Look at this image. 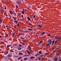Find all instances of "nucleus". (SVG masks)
I'll use <instances>...</instances> for the list:
<instances>
[{
    "label": "nucleus",
    "mask_w": 61,
    "mask_h": 61,
    "mask_svg": "<svg viewBox=\"0 0 61 61\" xmlns=\"http://www.w3.org/2000/svg\"><path fill=\"white\" fill-rule=\"evenodd\" d=\"M49 53H46L45 54V55H49Z\"/></svg>",
    "instance_id": "24"
},
{
    "label": "nucleus",
    "mask_w": 61,
    "mask_h": 61,
    "mask_svg": "<svg viewBox=\"0 0 61 61\" xmlns=\"http://www.w3.org/2000/svg\"><path fill=\"white\" fill-rule=\"evenodd\" d=\"M2 21L3 20H0V23H1L2 22Z\"/></svg>",
    "instance_id": "31"
},
{
    "label": "nucleus",
    "mask_w": 61,
    "mask_h": 61,
    "mask_svg": "<svg viewBox=\"0 0 61 61\" xmlns=\"http://www.w3.org/2000/svg\"><path fill=\"white\" fill-rule=\"evenodd\" d=\"M38 27H40V28H41L42 27V26L40 25H38Z\"/></svg>",
    "instance_id": "5"
},
{
    "label": "nucleus",
    "mask_w": 61,
    "mask_h": 61,
    "mask_svg": "<svg viewBox=\"0 0 61 61\" xmlns=\"http://www.w3.org/2000/svg\"><path fill=\"white\" fill-rule=\"evenodd\" d=\"M54 60H55V61H56L57 60H58V59H56V58H55L54 59Z\"/></svg>",
    "instance_id": "3"
},
{
    "label": "nucleus",
    "mask_w": 61,
    "mask_h": 61,
    "mask_svg": "<svg viewBox=\"0 0 61 61\" xmlns=\"http://www.w3.org/2000/svg\"><path fill=\"white\" fill-rule=\"evenodd\" d=\"M21 16H22V17H23V15H22Z\"/></svg>",
    "instance_id": "50"
},
{
    "label": "nucleus",
    "mask_w": 61,
    "mask_h": 61,
    "mask_svg": "<svg viewBox=\"0 0 61 61\" xmlns=\"http://www.w3.org/2000/svg\"><path fill=\"white\" fill-rule=\"evenodd\" d=\"M11 55H9L8 56H7L8 57H11Z\"/></svg>",
    "instance_id": "8"
},
{
    "label": "nucleus",
    "mask_w": 61,
    "mask_h": 61,
    "mask_svg": "<svg viewBox=\"0 0 61 61\" xmlns=\"http://www.w3.org/2000/svg\"><path fill=\"white\" fill-rule=\"evenodd\" d=\"M50 44H51L52 43V41L51 40V41H50Z\"/></svg>",
    "instance_id": "34"
},
{
    "label": "nucleus",
    "mask_w": 61,
    "mask_h": 61,
    "mask_svg": "<svg viewBox=\"0 0 61 61\" xmlns=\"http://www.w3.org/2000/svg\"><path fill=\"white\" fill-rule=\"evenodd\" d=\"M2 57H3V58H4L5 57V56H2Z\"/></svg>",
    "instance_id": "51"
},
{
    "label": "nucleus",
    "mask_w": 61,
    "mask_h": 61,
    "mask_svg": "<svg viewBox=\"0 0 61 61\" xmlns=\"http://www.w3.org/2000/svg\"><path fill=\"white\" fill-rule=\"evenodd\" d=\"M41 57H39L38 59L39 60H41Z\"/></svg>",
    "instance_id": "18"
},
{
    "label": "nucleus",
    "mask_w": 61,
    "mask_h": 61,
    "mask_svg": "<svg viewBox=\"0 0 61 61\" xmlns=\"http://www.w3.org/2000/svg\"><path fill=\"white\" fill-rule=\"evenodd\" d=\"M18 36H20L21 35V34H19L18 35Z\"/></svg>",
    "instance_id": "55"
},
{
    "label": "nucleus",
    "mask_w": 61,
    "mask_h": 61,
    "mask_svg": "<svg viewBox=\"0 0 61 61\" xmlns=\"http://www.w3.org/2000/svg\"><path fill=\"white\" fill-rule=\"evenodd\" d=\"M22 45H25V44L24 43H22Z\"/></svg>",
    "instance_id": "57"
},
{
    "label": "nucleus",
    "mask_w": 61,
    "mask_h": 61,
    "mask_svg": "<svg viewBox=\"0 0 61 61\" xmlns=\"http://www.w3.org/2000/svg\"><path fill=\"white\" fill-rule=\"evenodd\" d=\"M6 36H8V34H7L6 35Z\"/></svg>",
    "instance_id": "44"
},
{
    "label": "nucleus",
    "mask_w": 61,
    "mask_h": 61,
    "mask_svg": "<svg viewBox=\"0 0 61 61\" xmlns=\"http://www.w3.org/2000/svg\"><path fill=\"white\" fill-rule=\"evenodd\" d=\"M19 1H17V4H19Z\"/></svg>",
    "instance_id": "40"
},
{
    "label": "nucleus",
    "mask_w": 61,
    "mask_h": 61,
    "mask_svg": "<svg viewBox=\"0 0 61 61\" xmlns=\"http://www.w3.org/2000/svg\"><path fill=\"white\" fill-rule=\"evenodd\" d=\"M51 40H50H50H49L48 41H47V42H50V41H51Z\"/></svg>",
    "instance_id": "25"
},
{
    "label": "nucleus",
    "mask_w": 61,
    "mask_h": 61,
    "mask_svg": "<svg viewBox=\"0 0 61 61\" xmlns=\"http://www.w3.org/2000/svg\"><path fill=\"white\" fill-rule=\"evenodd\" d=\"M57 37H57V36H55V38H57Z\"/></svg>",
    "instance_id": "38"
},
{
    "label": "nucleus",
    "mask_w": 61,
    "mask_h": 61,
    "mask_svg": "<svg viewBox=\"0 0 61 61\" xmlns=\"http://www.w3.org/2000/svg\"><path fill=\"white\" fill-rule=\"evenodd\" d=\"M56 52V51H53V53H55Z\"/></svg>",
    "instance_id": "36"
},
{
    "label": "nucleus",
    "mask_w": 61,
    "mask_h": 61,
    "mask_svg": "<svg viewBox=\"0 0 61 61\" xmlns=\"http://www.w3.org/2000/svg\"><path fill=\"white\" fill-rule=\"evenodd\" d=\"M4 9H6V7H5Z\"/></svg>",
    "instance_id": "52"
},
{
    "label": "nucleus",
    "mask_w": 61,
    "mask_h": 61,
    "mask_svg": "<svg viewBox=\"0 0 61 61\" xmlns=\"http://www.w3.org/2000/svg\"><path fill=\"white\" fill-rule=\"evenodd\" d=\"M58 52H60V51H59Z\"/></svg>",
    "instance_id": "58"
},
{
    "label": "nucleus",
    "mask_w": 61,
    "mask_h": 61,
    "mask_svg": "<svg viewBox=\"0 0 61 61\" xmlns=\"http://www.w3.org/2000/svg\"><path fill=\"white\" fill-rule=\"evenodd\" d=\"M34 56H31L30 57V58H32V59H33V58H34Z\"/></svg>",
    "instance_id": "22"
},
{
    "label": "nucleus",
    "mask_w": 61,
    "mask_h": 61,
    "mask_svg": "<svg viewBox=\"0 0 61 61\" xmlns=\"http://www.w3.org/2000/svg\"><path fill=\"white\" fill-rule=\"evenodd\" d=\"M10 52H14V51H10Z\"/></svg>",
    "instance_id": "47"
},
{
    "label": "nucleus",
    "mask_w": 61,
    "mask_h": 61,
    "mask_svg": "<svg viewBox=\"0 0 61 61\" xmlns=\"http://www.w3.org/2000/svg\"><path fill=\"white\" fill-rule=\"evenodd\" d=\"M28 48H29V49H31V47L30 46H29L28 47Z\"/></svg>",
    "instance_id": "26"
},
{
    "label": "nucleus",
    "mask_w": 61,
    "mask_h": 61,
    "mask_svg": "<svg viewBox=\"0 0 61 61\" xmlns=\"http://www.w3.org/2000/svg\"><path fill=\"white\" fill-rule=\"evenodd\" d=\"M23 12H25V9H23Z\"/></svg>",
    "instance_id": "53"
},
{
    "label": "nucleus",
    "mask_w": 61,
    "mask_h": 61,
    "mask_svg": "<svg viewBox=\"0 0 61 61\" xmlns=\"http://www.w3.org/2000/svg\"><path fill=\"white\" fill-rule=\"evenodd\" d=\"M19 46H20V47H22V46L21 44H19Z\"/></svg>",
    "instance_id": "19"
},
{
    "label": "nucleus",
    "mask_w": 61,
    "mask_h": 61,
    "mask_svg": "<svg viewBox=\"0 0 61 61\" xmlns=\"http://www.w3.org/2000/svg\"><path fill=\"white\" fill-rule=\"evenodd\" d=\"M38 59H37V58L36 59V60H37Z\"/></svg>",
    "instance_id": "61"
},
{
    "label": "nucleus",
    "mask_w": 61,
    "mask_h": 61,
    "mask_svg": "<svg viewBox=\"0 0 61 61\" xmlns=\"http://www.w3.org/2000/svg\"><path fill=\"white\" fill-rule=\"evenodd\" d=\"M12 46V45H10L8 46H7V47H10V46Z\"/></svg>",
    "instance_id": "21"
},
{
    "label": "nucleus",
    "mask_w": 61,
    "mask_h": 61,
    "mask_svg": "<svg viewBox=\"0 0 61 61\" xmlns=\"http://www.w3.org/2000/svg\"><path fill=\"white\" fill-rule=\"evenodd\" d=\"M35 17H36V16H35V15H34L33 16L34 18H35Z\"/></svg>",
    "instance_id": "42"
},
{
    "label": "nucleus",
    "mask_w": 61,
    "mask_h": 61,
    "mask_svg": "<svg viewBox=\"0 0 61 61\" xmlns=\"http://www.w3.org/2000/svg\"><path fill=\"white\" fill-rule=\"evenodd\" d=\"M23 42H24V43H26V42L25 41H23Z\"/></svg>",
    "instance_id": "49"
},
{
    "label": "nucleus",
    "mask_w": 61,
    "mask_h": 61,
    "mask_svg": "<svg viewBox=\"0 0 61 61\" xmlns=\"http://www.w3.org/2000/svg\"><path fill=\"white\" fill-rule=\"evenodd\" d=\"M39 54H42V52H41V51H40L39 52Z\"/></svg>",
    "instance_id": "27"
},
{
    "label": "nucleus",
    "mask_w": 61,
    "mask_h": 61,
    "mask_svg": "<svg viewBox=\"0 0 61 61\" xmlns=\"http://www.w3.org/2000/svg\"><path fill=\"white\" fill-rule=\"evenodd\" d=\"M55 49V48H53V49Z\"/></svg>",
    "instance_id": "63"
},
{
    "label": "nucleus",
    "mask_w": 61,
    "mask_h": 61,
    "mask_svg": "<svg viewBox=\"0 0 61 61\" xmlns=\"http://www.w3.org/2000/svg\"><path fill=\"white\" fill-rule=\"evenodd\" d=\"M28 58H26L24 59V60H27Z\"/></svg>",
    "instance_id": "9"
},
{
    "label": "nucleus",
    "mask_w": 61,
    "mask_h": 61,
    "mask_svg": "<svg viewBox=\"0 0 61 61\" xmlns=\"http://www.w3.org/2000/svg\"><path fill=\"white\" fill-rule=\"evenodd\" d=\"M59 61H61V59H60V60H59Z\"/></svg>",
    "instance_id": "54"
},
{
    "label": "nucleus",
    "mask_w": 61,
    "mask_h": 61,
    "mask_svg": "<svg viewBox=\"0 0 61 61\" xmlns=\"http://www.w3.org/2000/svg\"><path fill=\"white\" fill-rule=\"evenodd\" d=\"M1 37H2V36H0V38H1Z\"/></svg>",
    "instance_id": "59"
},
{
    "label": "nucleus",
    "mask_w": 61,
    "mask_h": 61,
    "mask_svg": "<svg viewBox=\"0 0 61 61\" xmlns=\"http://www.w3.org/2000/svg\"><path fill=\"white\" fill-rule=\"evenodd\" d=\"M16 8H18V6L16 5Z\"/></svg>",
    "instance_id": "32"
},
{
    "label": "nucleus",
    "mask_w": 61,
    "mask_h": 61,
    "mask_svg": "<svg viewBox=\"0 0 61 61\" xmlns=\"http://www.w3.org/2000/svg\"><path fill=\"white\" fill-rule=\"evenodd\" d=\"M21 58H22V57H19V58H18V60H20V59H21Z\"/></svg>",
    "instance_id": "6"
},
{
    "label": "nucleus",
    "mask_w": 61,
    "mask_h": 61,
    "mask_svg": "<svg viewBox=\"0 0 61 61\" xmlns=\"http://www.w3.org/2000/svg\"><path fill=\"white\" fill-rule=\"evenodd\" d=\"M14 22L15 23H18V21L16 20H15L14 21Z\"/></svg>",
    "instance_id": "20"
},
{
    "label": "nucleus",
    "mask_w": 61,
    "mask_h": 61,
    "mask_svg": "<svg viewBox=\"0 0 61 61\" xmlns=\"http://www.w3.org/2000/svg\"><path fill=\"white\" fill-rule=\"evenodd\" d=\"M10 13L12 15L13 14V12L12 11H10Z\"/></svg>",
    "instance_id": "15"
},
{
    "label": "nucleus",
    "mask_w": 61,
    "mask_h": 61,
    "mask_svg": "<svg viewBox=\"0 0 61 61\" xmlns=\"http://www.w3.org/2000/svg\"><path fill=\"white\" fill-rule=\"evenodd\" d=\"M19 55H23V53H22L20 52L19 53Z\"/></svg>",
    "instance_id": "12"
},
{
    "label": "nucleus",
    "mask_w": 61,
    "mask_h": 61,
    "mask_svg": "<svg viewBox=\"0 0 61 61\" xmlns=\"http://www.w3.org/2000/svg\"><path fill=\"white\" fill-rule=\"evenodd\" d=\"M55 41H53L52 42V45H53L54 44V43H55Z\"/></svg>",
    "instance_id": "14"
},
{
    "label": "nucleus",
    "mask_w": 61,
    "mask_h": 61,
    "mask_svg": "<svg viewBox=\"0 0 61 61\" xmlns=\"http://www.w3.org/2000/svg\"><path fill=\"white\" fill-rule=\"evenodd\" d=\"M55 57H56V58H58L57 57V56H55Z\"/></svg>",
    "instance_id": "62"
},
{
    "label": "nucleus",
    "mask_w": 61,
    "mask_h": 61,
    "mask_svg": "<svg viewBox=\"0 0 61 61\" xmlns=\"http://www.w3.org/2000/svg\"><path fill=\"white\" fill-rule=\"evenodd\" d=\"M16 57H18V56H16Z\"/></svg>",
    "instance_id": "60"
},
{
    "label": "nucleus",
    "mask_w": 61,
    "mask_h": 61,
    "mask_svg": "<svg viewBox=\"0 0 61 61\" xmlns=\"http://www.w3.org/2000/svg\"><path fill=\"white\" fill-rule=\"evenodd\" d=\"M26 51L29 55H30V54H31V52H29V51L28 50H26Z\"/></svg>",
    "instance_id": "1"
},
{
    "label": "nucleus",
    "mask_w": 61,
    "mask_h": 61,
    "mask_svg": "<svg viewBox=\"0 0 61 61\" xmlns=\"http://www.w3.org/2000/svg\"><path fill=\"white\" fill-rule=\"evenodd\" d=\"M13 18L14 19H15V20H16V19H17L16 17H13Z\"/></svg>",
    "instance_id": "11"
},
{
    "label": "nucleus",
    "mask_w": 61,
    "mask_h": 61,
    "mask_svg": "<svg viewBox=\"0 0 61 61\" xmlns=\"http://www.w3.org/2000/svg\"><path fill=\"white\" fill-rule=\"evenodd\" d=\"M57 41H56L55 42V43L56 44L57 43Z\"/></svg>",
    "instance_id": "41"
},
{
    "label": "nucleus",
    "mask_w": 61,
    "mask_h": 61,
    "mask_svg": "<svg viewBox=\"0 0 61 61\" xmlns=\"http://www.w3.org/2000/svg\"><path fill=\"white\" fill-rule=\"evenodd\" d=\"M45 34V32H43L41 33V34L42 35H44V34Z\"/></svg>",
    "instance_id": "4"
},
{
    "label": "nucleus",
    "mask_w": 61,
    "mask_h": 61,
    "mask_svg": "<svg viewBox=\"0 0 61 61\" xmlns=\"http://www.w3.org/2000/svg\"><path fill=\"white\" fill-rule=\"evenodd\" d=\"M1 44H4V42H1Z\"/></svg>",
    "instance_id": "30"
},
{
    "label": "nucleus",
    "mask_w": 61,
    "mask_h": 61,
    "mask_svg": "<svg viewBox=\"0 0 61 61\" xmlns=\"http://www.w3.org/2000/svg\"><path fill=\"white\" fill-rule=\"evenodd\" d=\"M36 56H39V54H36Z\"/></svg>",
    "instance_id": "35"
},
{
    "label": "nucleus",
    "mask_w": 61,
    "mask_h": 61,
    "mask_svg": "<svg viewBox=\"0 0 61 61\" xmlns=\"http://www.w3.org/2000/svg\"><path fill=\"white\" fill-rule=\"evenodd\" d=\"M60 55L58 53H57L56 54V56H59V55Z\"/></svg>",
    "instance_id": "16"
},
{
    "label": "nucleus",
    "mask_w": 61,
    "mask_h": 61,
    "mask_svg": "<svg viewBox=\"0 0 61 61\" xmlns=\"http://www.w3.org/2000/svg\"><path fill=\"white\" fill-rule=\"evenodd\" d=\"M43 59H44V57H43L41 59V60H43Z\"/></svg>",
    "instance_id": "33"
},
{
    "label": "nucleus",
    "mask_w": 61,
    "mask_h": 61,
    "mask_svg": "<svg viewBox=\"0 0 61 61\" xmlns=\"http://www.w3.org/2000/svg\"><path fill=\"white\" fill-rule=\"evenodd\" d=\"M47 36H51V34H49L48 35H47Z\"/></svg>",
    "instance_id": "17"
},
{
    "label": "nucleus",
    "mask_w": 61,
    "mask_h": 61,
    "mask_svg": "<svg viewBox=\"0 0 61 61\" xmlns=\"http://www.w3.org/2000/svg\"><path fill=\"white\" fill-rule=\"evenodd\" d=\"M21 47H20L18 48V49L19 50H21Z\"/></svg>",
    "instance_id": "10"
},
{
    "label": "nucleus",
    "mask_w": 61,
    "mask_h": 61,
    "mask_svg": "<svg viewBox=\"0 0 61 61\" xmlns=\"http://www.w3.org/2000/svg\"><path fill=\"white\" fill-rule=\"evenodd\" d=\"M17 25V26H19L20 25L19 24H18Z\"/></svg>",
    "instance_id": "37"
},
{
    "label": "nucleus",
    "mask_w": 61,
    "mask_h": 61,
    "mask_svg": "<svg viewBox=\"0 0 61 61\" xmlns=\"http://www.w3.org/2000/svg\"><path fill=\"white\" fill-rule=\"evenodd\" d=\"M49 46V44H46V46Z\"/></svg>",
    "instance_id": "23"
},
{
    "label": "nucleus",
    "mask_w": 61,
    "mask_h": 61,
    "mask_svg": "<svg viewBox=\"0 0 61 61\" xmlns=\"http://www.w3.org/2000/svg\"><path fill=\"white\" fill-rule=\"evenodd\" d=\"M28 30H29V31H32V29H28Z\"/></svg>",
    "instance_id": "13"
},
{
    "label": "nucleus",
    "mask_w": 61,
    "mask_h": 61,
    "mask_svg": "<svg viewBox=\"0 0 61 61\" xmlns=\"http://www.w3.org/2000/svg\"><path fill=\"white\" fill-rule=\"evenodd\" d=\"M15 15H16V13H15Z\"/></svg>",
    "instance_id": "64"
},
{
    "label": "nucleus",
    "mask_w": 61,
    "mask_h": 61,
    "mask_svg": "<svg viewBox=\"0 0 61 61\" xmlns=\"http://www.w3.org/2000/svg\"><path fill=\"white\" fill-rule=\"evenodd\" d=\"M43 42V41H40L38 43V44H41Z\"/></svg>",
    "instance_id": "2"
},
{
    "label": "nucleus",
    "mask_w": 61,
    "mask_h": 61,
    "mask_svg": "<svg viewBox=\"0 0 61 61\" xmlns=\"http://www.w3.org/2000/svg\"><path fill=\"white\" fill-rule=\"evenodd\" d=\"M12 36H14V35H15V33H12Z\"/></svg>",
    "instance_id": "39"
},
{
    "label": "nucleus",
    "mask_w": 61,
    "mask_h": 61,
    "mask_svg": "<svg viewBox=\"0 0 61 61\" xmlns=\"http://www.w3.org/2000/svg\"><path fill=\"white\" fill-rule=\"evenodd\" d=\"M17 45V44H14V45H13V46H15V45Z\"/></svg>",
    "instance_id": "46"
},
{
    "label": "nucleus",
    "mask_w": 61,
    "mask_h": 61,
    "mask_svg": "<svg viewBox=\"0 0 61 61\" xmlns=\"http://www.w3.org/2000/svg\"><path fill=\"white\" fill-rule=\"evenodd\" d=\"M23 14H25V12H24L23 13Z\"/></svg>",
    "instance_id": "56"
},
{
    "label": "nucleus",
    "mask_w": 61,
    "mask_h": 61,
    "mask_svg": "<svg viewBox=\"0 0 61 61\" xmlns=\"http://www.w3.org/2000/svg\"><path fill=\"white\" fill-rule=\"evenodd\" d=\"M20 38L21 39H25V38H22V37H21Z\"/></svg>",
    "instance_id": "28"
},
{
    "label": "nucleus",
    "mask_w": 61,
    "mask_h": 61,
    "mask_svg": "<svg viewBox=\"0 0 61 61\" xmlns=\"http://www.w3.org/2000/svg\"><path fill=\"white\" fill-rule=\"evenodd\" d=\"M21 12L22 13V14H23V13L24 12V11H22Z\"/></svg>",
    "instance_id": "43"
},
{
    "label": "nucleus",
    "mask_w": 61,
    "mask_h": 61,
    "mask_svg": "<svg viewBox=\"0 0 61 61\" xmlns=\"http://www.w3.org/2000/svg\"><path fill=\"white\" fill-rule=\"evenodd\" d=\"M19 32H20L21 33L22 32V31L21 30H19Z\"/></svg>",
    "instance_id": "29"
},
{
    "label": "nucleus",
    "mask_w": 61,
    "mask_h": 61,
    "mask_svg": "<svg viewBox=\"0 0 61 61\" xmlns=\"http://www.w3.org/2000/svg\"><path fill=\"white\" fill-rule=\"evenodd\" d=\"M8 25H6V27H8Z\"/></svg>",
    "instance_id": "48"
},
{
    "label": "nucleus",
    "mask_w": 61,
    "mask_h": 61,
    "mask_svg": "<svg viewBox=\"0 0 61 61\" xmlns=\"http://www.w3.org/2000/svg\"><path fill=\"white\" fill-rule=\"evenodd\" d=\"M27 9H28V10H30V9L29 8H27Z\"/></svg>",
    "instance_id": "45"
},
{
    "label": "nucleus",
    "mask_w": 61,
    "mask_h": 61,
    "mask_svg": "<svg viewBox=\"0 0 61 61\" xmlns=\"http://www.w3.org/2000/svg\"><path fill=\"white\" fill-rule=\"evenodd\" d=\"M27 19H28V21H30V20H31V19H30V18H29V17H28V18Z\"/></svg>",
    "instance_id": "7"
}]
</instances>
